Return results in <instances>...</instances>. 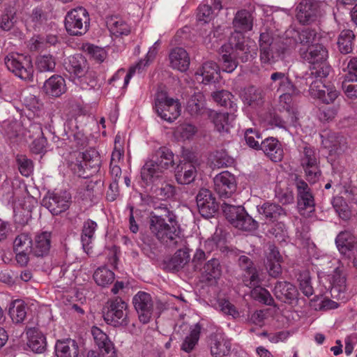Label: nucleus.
<instances>
[{
    "mask_svg": "<svg viewBox=\"0 0 357 357\" xmlns=\"http://www.w3.org/2000/svg\"><path fill=\"white\" fill-rule=\"evenodd\" d=\"M52 243V233L43 231L35 236L31 252L37 257H44L49 255Z\"/></svg>",
    "mask_w": 357,
    "mask_h": 357,
    "instance_id": "obj_29",
    "label": "nucleus"
},
{
    "mask_svg": "<svg viewBox=\"0 0 357 357\" xmlns=\"http://www.w3.org/2000/svg\"><path fill=\"white\" fill-rule=\"evenodd\" d=\"M38 318L30 319L24 328L27 337V346L35 353L41 354L46 350L47 341L45 335L39 330Z\"/></svg>",
    "mask_w": 357,
    "mask_h": 357,
    "instance_id": "obj_12",
    "label": "nucleus"
},
{
    "mask_svg": "<svg viewBox=\"0 0 357 357\" xmlns=\"http://www.w3.org/2000/svg\"><path fill=\"white\" fill-rule=\"evenodd\" d=\"M294 185L297 191V206L300 211L309 209L310 212L315 208V200L312 189L307 183L299 175H295Z\"/></svg>",
    "mask_w": 357,
    "mask_h": 357,
    "instance_id": "obj_14",
    "label": "nucleus"
},
{
    "mask_svg": "<svg viewBox=\"0 0 357 357\" xmlns=\"http://www.w3.org/2000/svg\"><path fill=\"white\" fill-rule=\"evenodd\" d=\"M355 35L351 30H342L338 37L337 46L342 54H347L353 50Z\"/></svg>",
    "mask_w": 357,
    "mask_h": 357,
    "instance_id": "obj_51",
    "label": "nucleus"
},
{
    "mask_svg": "<svg viewBox=\"0 0 357 357\" xmlns=\"http://www.w3.org/2000/svg\"><path fill=\"white\" fill-rule=\"evenodd\" d=\"M162 212L151 213L149 229L151 233L161 243L176 247L183 240L181 236V229L177 217L169 207L163 208Z\"/></svg>",
    "mask_w": 357,
    "mask_h": 357,
    "instance_id": "obj_1",
    "label": "nucleus"
},
{
    "mask_svg": "<svg viewBox=\"0 0 357 357\" xmlns=\"http://www.w3.org/2000/svg\"><path fill=\"white\" fill-rule=\"evenodd\" d=\"M197 205L199 213L209 218L218 212L219 204L212 192L206 188H201L196 196Z\"/></svg>",
    "mask_w": 357,
    "mask_h": 357,
    "instance_id": "obj_17",
    "label": "nucleus"
},
{
    "mask_svg": "<svg viewBox=\"0 0 357 357\" xmlns=\"http://www.w3.org/2000/svg\"><path fill=\"white\" fill-rule=\"evenodd\" d=\"M248 46L245 44L244 33L234 31L229 38L228 43L222 45L220 49V56L225 58L229 57L231 52L234 50L243 48ZM227 60V59H225Z\"/></svg>",
    "mask_w": 357,
    "mask_h": 357,
    "instance_id": "obj_33",
    "label": "nucleus"
},
{
    "mask_svg": "<svg viewBox=\"0 0 357 357\" xmlns=\"http://www.w3.org/2000/svg\"><path fill=\"white\" fill-rule=\"evenodd\" d=\"M273 162L283 160L284 153L282 143L275 137H270L262 140L260 149Z\"/></svg>",
    "mask_w": 357,
    "mask_h": 357,
    "instance_id": "obj_25",
    "label": "nucleus"
},
{
    "mask_svg": "<svg viewBox=\"0 0 357 357\" xmlns=\"http://www.w3.org/2000/svg\"><path fill=\"white\" fill-rule=\"evenodd\" d=\"M155 162L165 172L175 165L174 154L166 146L160 147L155 153Z\"/></svg>",
    "mask_w": 357,
    "mask_h": 357,
    "instance_id": "obj_45",
    "label": "nucleus"
},
{
    "mask_svg": "<svg viewBox=\"0 0 357 357\" xmlns=\"http://www.w3.org/2000/svg\"><path fill=\"white\" fill-rule=\"evenodd\" d=\"M32 238L27 233H21L17 235L13 243L14 251H29L31 252L32 248Z\"/></svg>",
    "mask_w": 357,
    "mask_h": 357,
    "instance_id": "obj_58",
    "label": "nucleus"
},
{
    "mask_svg": "<svg viewBox=\"0 0 357 357\" xmlns=\"http://www.w3.org/2000/svg\"><path fill=\"white\" fill-rule=\"evenodd\" d=\"M253 57L250 50V47L247 46L243 48L235 50L231 52L229 57L226 58L221 56L222 69L227 73L233 72L238 65V62L245 63L251 60Z\"/></svg>",
    "mask_w": 357,
    "mask_h": 357,
    "instance_id": "obj_24",
    "label": "nucleus"
},
{
    "mask_svg": "<svg viewBox=\"0 0 357 357\" xmlns=\"http://www.w3.org/2000/svg\"><path fill=\"white\" fill-rule=\"evenodd\" d=\"M211 96L213 100L219 105L228 108L231 113L236 111V104L233 101L234 96L227 90H220L213 92Z\"/></svg>",
    "mask_w": 357,
    "mask_h": 357,
    "instance_id": "obj_48",
    "label": "nucleus"
},
{
    "mask_svg": "<svg viewBox=\"0 0 357 357\" xmlns=\"http://www.w3.org/2000/svg\"><path fill=\"white\" fill-rule=\"evenodd\" d=\"M202 327L199 324H196L190 328L189 334L184 338L181 349L186 353L192 351L197 345L200 338Z\"/></svg>",
    "mask_w": 357,
    "mask_h": 357,
    "instance_id": "obj_49",
    "label": "nucleus"
},
{
    "mask_svg": "<svg viewBox=\"0 0 357 357\" xmlns=\"http://www.w3.org/2000/svg\"><path fill=\"white\" fill-rule=\"evenodd\" d=\"M107 26L109 31L116 36L128 35L130 33V27L128 23L119 16L107 17Z\"/></svg>",
    "mask_w": 357,
    "mask_h": 357,
    "instance_id": "obj_43",
    "label": "nucleus"
},
{
    "mask_svg": "<svg viewBox=\"0 0 357 357\" xmlns=\"http://www.w3.org/2000/svg\"><path fill=\"white\" fill-rule=\"evenodd\" d=\"M155 109L162 119L173 122L181 115V104L178 98L169 96L165 90L160 89L155 93Z\"/></svg>",
    "mask_w": 357,
    "mask_h": 357,
    "instance_id": "obj_6",
    "label": "nucleus"
},
{
    "mask_svg": "<svg viewBox=\"0 0 357 357\" xmlns=\"http://www.w3.org/2000/svg\"><path fill=\"white\" fill-rule=\"evenodd\" d=\"M170 66L181 72H185L190 66V56L183 47L173 48L169 54Z\"/></svg>",
    "mask_w": 357,
    "mask_h": 357,
    "instance_id": "obj_30",
    "label": "nucleus"
},
{
    "mask_svg": "<svg viewBox=\"0 0 357 357\" xmlns=\"http://www.w3.org/2000/svg\"><path fill=\"white\" fill-rule=\"evenodd\" d=\"M66 70L70 74L77 85L84 90L95 89L98 84L96 73L91 70L84 56L77 54L68 57L64 63Z\"/></svg>",
    "mask_w": 357,
    "mask_h": 357,
    "instance_id": "obj_3",
    "label": "nucleus"
},
{
    "mask_svg": "<svg viewBox=\"0 0 357 357\" xmlns=\"http://www.w3.org/2000/svg\"><path fill=\"white\" fill-rule=\"evenodd\" d=\"M79 350L77 342L70 338L58 340L55 344L57 357H77Z\"/></svg>",
    "mask_w": 357,
    "mask_h": 357,
    "instance_id": "obj_35",
    "label": "nucleus"
},
{
    "mask_svg": "<svg viewBox=\"0 0 357 357\" xmlns=\"http://www.w3.org/2000/svg\"><path fill=\"white\" fill-rule=\"evenodd\" d=\"M242 281L245 286L253 288L261 283L259 273L257 268L245 271L242 274Z\"/></svg>",
    "mask_w": 357,
    "mask_h": 357,
    "instance_id": "obj_63",
    "label": "nucleus"
},
{
    "mask_svg": "<svg viewBox=\"0 0 357 357\" xmlns=\"http://www.w3.org/2000/svg\"><path fill=\"white\" fill-rule=\"evenodd\" d=\"M213 189L220 198H229L236 190L237 183L234 174L223 171L213 178Z\"/></svg>",
    "mask_w": 357,
    "mask_h": 357,
    "instance_id": "obj_15",
    "label": "nucleus"
},
{
    "mask_svg": "<svg viewBox=\"0 0 357 357\" xmlns=\"http://www.w3.org/2000/svg\"><path fill=\"white\" fill-rule=\"evenodd\" d=\"M299 163L304 172L305 179L310 183L317 182L322 174L320 168V158L317 149L306 144L300 152Z\"/></svg>",
    "mask_w": 357,
    "mask_h": 357,
    "instance_id": "obj_5",
    "label": "nucleus"
},
{
    "mask_svg": "<svg viewBox=\"0 0 357 357\" xmlns=\"http://www.w3.org/2000/svg\"><path fill=\"white\" fill-rule=\"evenodd\" d=\"M93 278L98 285L105 287L114 282V273L105 266H102L95 271Z\"/></svg>",
    "mask_w": 357,
    "mask_h": 357,
    "instance_id": "obj_53",
    "label": "nucleus"
},
{
    "mask_svg": "<svg viewBox=\"0 0 357 357\" xmlns=\"http://www.w3.org/2000/svg\"><path fill=\"white\" fill-rule=\"evenodd\" d=\"M36 68L39 73H53L56 65V58L50 54H39L36 59Z\"/></svg>",
    "mask_w": 357,
    "mask_h": 357,
    "instance_id": "obj_50",
    "label": "nucleus"
},
{
    "mask_svg": "<svg viewBox=\"0 0 357 357\" xmlns=\"http://www.w3.org/2000/svg\"><path fill=\"white\" fill-rule=\"evenodd\" d=\"M7 68L16 76L24 80H31L33 66L29 56L15 52L9 53L4 59Z\"/></svg>",
    "mask_w": 357,
    "mask_h": 357,
    "instance_id": "obj_10",
    "label": "nucleus"
},
{
    "mask_svg": "<svg viewBox=\"0 0 357 357\" xmlns=\"http://www.w3.org/2000/svg\"><path fill=\"white\" fill-rule=\"evenodd\" d=\"M209 116L218 132H221L229 131V123L228 112L218 113L214 111H211Z\"/></svg>",
    "mask_w": 357,
    "mask_h": 357,
    "instance_id": "obj_56",
    "label": "nucleus"
},
{
    "mask_svg": "<svg viewBox=\"0 0 357 357\" xmlns=\"http://www.w3.org/2000/svg\"><path fill=\"white\" fill-rule=\"evenodd\" d=\"M34 132L37 137L30 144V151L34 154H41L46 152L47 140L44 136L42 127L38 124H31L28 130L29 132Z\"/></svg>",
    "mask_w": 357,
    "mask_h": 357,
    "instance_id": "obj_38",
    "label": "nucleus"
},
{
    "mask_svg": "<svg viewBox=\"0 0 357 357\" xmlns=\"http://www.w3.org/2000/svg\"><path fill=\"white\" fill-rule=\"evenodd\" d=\"M273 293L278 300L288 304H291L298 295L296 287L287 281H278Z\"/></svg>",
    "mask_w": 357,
    "mask_h": 357,
    "instance_id": "obj_27",
    "label": "nucleus"
},
{
    "mask_svg": "<svg viewBox=\"0 0 357 357\" xmlns=\"http://www.w3.org/2000/svg\"><path fill=\"white\" fill-rule=\"evenodd\" d=\"M271 79L278 82V92L284 93H299L297 87L294 84L289 76L284 73L275 72L271 76Z\"/></svg>",
    "mask_w": 357,
    "mask_h": 357,
    "instance_id": "obj_39",
    "label": "nucleus"
},
{
    "mask_svg": "<svg viewBox=\"0 0 357 357\" xmlns=\"http://www.w3.org/2000/svg\"><path fill=\"white\" fill-rule=\"evenodd\" d=\"M82 50L91 58H93L99 63L103 62L107 55L106 51L103 48L91 43L83 44Z\"/></svg>",
    "mask_w": 357,
    "mask_h": 357,
    "instance_id": "obj_57",
    "label": "nucleus"
},
{
    "mask_svg": "<svg viewBox=\"0 0 357 357\" xmlns=\"http://www.w3.org/2000/svg\"><path fill=\"white\" fill-rule=\"evenodd\" d=\"M43 90L46 95L58 98L66 92V81L61 75H54L44 82Z\"/></svg>",
    "mask_w": 357,
    "mask_h": 357,
    "instance_id": "obj_31",
    "label": "nucleus"
},
{
    "mask_svg": "<svg viewBox=\"0 0 357 357\" xmlns=\"http://www.w3.org/2000/svg\"><path fill=\"white\" fill-rule=\"evenodd\" d=\"M132 303L137 311L139 321L143 324L150 321L155 310V304L151 296L144 291H139L132 299ZM158 315L164 310L165 305L160 301L155 303Z\"/></svg>",
    "mask_w": 357,
    "mask_h": 357,
    "instance_id": "obj_9",
    "label": "nucleus"
},
{
    "mask_svg": "<svg viewBox=\"0 0 357 357\" xmlns=\"http://www.w3.org/2000/svg\"><path fill=\"white\" fill-rule=\"evenodd\" d=\"M67 165L79 177L86 178L91 176V174L86 171L81 152L70 153L67 158Z\"/></svg>",
    "mask_w": 357,
    "mask_h": 357,
    "instance_id": "obj_36",
    "label": "nucleus"
},
{
    "mask_svg": "<svg viewBox=\"0 0 357 357\" xmlns=\"http://www.w3.org/2000/svg\"><path fill=\"white\" fill-rule=\"evenodd\" d=\"M128 304L121 297L107 300L102 308L105 321L114 327H126L129 324L126 310Z\"/></svg>",
    "mask_w": 357,
    "mask_h": 357,
    "instance_id": "obj_4",
    "label": "nucleus"
},
{
    "mask_svg": "<svg viewBox=\"0 0 357 357\" xmlns=\"http://www.w3.org/2000/svg\"><path fill=\"white\" fill-rule=\"evenodd\" d=\"M196 74L202 76V83L208 84L215 81L216 76L220 74V68L217 63L208 61L204 62L198 69Z\"/></svg>",
    "mask_w": 357,
    "mask_h": 357,
    "instance_id": "obj_44",
    "label": "nucleus"
},
{
    "mask_svg": "<svg viewBox=\"0 0 357 357\" xmlns=\"http://www.w3.org/2000/svg\"><path fill=\"white\" fill-rule=\"evenodd\" d=\"M297 42L293 38H286L282 40L274 41L268 32L261 33L259 36V60L262 67H267L283 59L296 48Z\"/></svg>",
    "mask_w": 357,
    "mask_h": 357,
    "instance_id": "obj_2",
    "label": "nucleus"
},
{
    "mask_svg": "<svg viewBox=\"0 0 357 357\" xmlns=\"http://www.w3.org/2000/svg\"><path fill=\"white\" fill-rule=\"evenodd\" d=\"M335 245L341 255L351 259V254L357 249V237L349 230L342 231L336 236Z\"/></svg>",
    "mask_w": 357,
    "mask_h": 357,
    "instance_id": "obj_21",
    "label": "nucleus"
},
{
    "mask_svg": "<svg viewBox=\"0 0 357 357\" xmlns=\"http://www.w3.org/2000/svg\"><path fill=\"white\" fill-rule=\"evenodd\" d=\"M82 155L86 171L91 174V176L98 172L100 166L99 153L94 148H90L82 153Z\"/></svg>",
    "mask_w": 357,
    "mask_h": 357,
    "instance_id": "obj_46",
    "label": "nucleus"
},
{
    "mask_svg": "<svg viewBox=\"0 0 357 357\" xmlns=\"http://www.w3.org/2000/svg\"><path fill=\"white\" fill-rule=\"evenodd\" d=\"M89 24V15L82 6L70 10L65 17V28L70 36L84 34L88 31Z\"/></svg>",
    "mask_w": 357,
    "mask_h": 357,
    "instance_id": "obj_8",
    "label": "nucleus"
},
{
    "mask_svg": "<svg viewBox=\"0 0 357 357\" xmlns=\"http://www.w3.org/2000/svg\"><path fill=\"white\" fill-rule=\"evenodd\" d=\"M16 162L20 174L24 176H29L33 170V162L26 155L18 154L16 156Z\"/></svg>",
    "mask_w": 357,
    "mask_h": 357,
    "instance_id": "obj_61",
    "label": "nucleus"
},
{
    "mask_svg": "<svg viewBox=\"0 0 357 357\" xmlns=\"http://www.w3.org/2000/svg\"><path fill=\"white\" fill-rule=\"evenodd\" d=\"M91 334L102 357H117V351L109 336L100 328L93 326Z\"/></svg>",
    "mask_w": 357,
    "mask_h": 357,
    "instance_id": "obj_18",
    "label": "nucleus"
},
{
    "mask_svg": "<svg viewBox=\"0 0 357 357\" xmlns=\"http://www.w3.org/2000/svg\"><path fill=\"white\" fill-rule=\"evenodd\" d=\"M252 289L250 296L254 300L266 305H275L273 296L266 288L259 284Z\"/></svg>",
    "mask_w": 357,
    "mask_h": 357,
    "instance_id": "obj_52",
    "label": "nucleus"
},
{
    "mask_svg": "<svg viewBox=\"0 0 357 357\" xmlns=\"http://www.w3.org/2000/svg\"><path fill=\"white\" fill-rule=\"evenodd\" d=\"M148 65V61L141 60L136 65L130 66L128 71H126L123 68H121L109 79L108 83L109 84L114 85L115 82H117V86H121L122 88H126L131 77L135 73L136 70H140L144 67Z\"/></svg>",
    "mask_w": 357,
    "mask_h": 357,
    "instance_id": "obj_28",
    "label": "nucleus"
},
{
    "mask_svg": "<svg viewBox=\"0 0 357 357\" xmlns=\"http://www.w3.org/2000/svg\"><path fill=\"white\" fill-rule=\"evenodd\" d=\"M222 275V266L218 259L213 258L204 264L201 271V281L215 285Z\"/></svg>",
    "mask_w": 357,
    "mask_h": 357,
    "instance_id": "obj_26",
    "label": "nucleus"
},
{
    "mask_svg": "<svg viewBox=\"0 0 357 357\" xmlns=\"http://www.w3.org/2000/svg\"><path fill=\"white\" fill-rule=\"evenodd\" d=\"M157 183L149 188L150 192L158 198V201H167L174 199L176 195V187L165 181Z\"/></svg>",
    "mask_w": 357,
    "mask_h": 357,
    "instance_id": "obj_37",
    "label": "nucleus"
},
{
    "mask_svg": "<svg viewBox=\"0 0 357 357\" xmlns=\"http://www.w3.org/2000/svg\"><path fill=\"white\" fill-rule=\"evenodd\" d=\"M253 20L250 11L245 9L237 11L232 22L234 31L246 33L251 31L253 27Z\"/></svg>",
    "mask_w": 357,
    "mask_h": 357,
    "instance_id": "obj_34",
    "label": "nucleus"
},
{
    "mask_svg": "<svg viewBox=\"0 0 357 357\" xmlns=\"http://www.w3.org/2000/svg\"><path fill=\"white\" fill-rule=\"evenodd\" d=\"M326 279L329 282L328 289L331 290V294H335L336 298L340 297L341 294L347 291V275L342 263L334 269L331 274L326 276Z\"/></svg>",
    "mask_w": 357,
    "mask_h": 357,
    "instance_id": "obj_22",
    "label": "nucleus"
},
{
    "mask_svg": "<svg viewBox=\"0 0 357 357\" xmlns=\"http://www.w3.org/2000/svg\"><path fill=\"white\" fill-rule=\"evenodd\" d=\"M165 171L153 159L145 162L140 170L142 185L150 188L164 180Z\"/></svg>",
    "mask_w": 357,
    "mask_h": 357,
    "instance_id": "obj_16",
    "label": "nucleus"
},
{
    "mask_svg": "<svg viewBox=\"0 0 357 357\" xmlns=\"http://www.w3.org/2000/svg\"><path fill=\"white\" fill-rule=\"evenodd\" d=\"M338 108L331 104H324L318 108V116L321 121H331L337 114Z\"/></svg>",
    "mask_w": 357,
    "mask_h": 357,
    "instance_id": "obj_62",
    "label": "nucleus"
},
{
    "mask_svg": "<svg viewBox=\"0 0 357 357\" xmlns=\"http://www.w3.org/2000/svg\"><path fill=\"white\" fill-rule=\"evenodd\" d=\"M321 5L319 0H301L295 8L296 20L304 26L315 22L321 14Z\"/></svg>",
    "mask_w": 357,
    "mask_h": 357,
    "instance_id": "obj_11",
    "label": "nucleus"
},
{
    "mask_svg": "<svg viewBox=\"0 0 357 357\" xmlns=\"http://www.w3.org/2000/svg\"><path fill=\"white\" fill-rule=\"evenodd\" d=\"M197 176L196 167L188 162H179L175 169V178L181 185H187L193 182Z\"/></svg>",
    "mask_w": 357,
    "mask_h": 357,
    "instance_id": "obj_32",
    "label": "nucleus"
},
{
    "mask_svg": "<svg viewBox=\"0 0 357 357\" xmlns=\"http://www.w3.org/2000/svg\"><path fill=\"white\" fill-rule=\"evenodd\" d=\"M190 261L189 249L187 247L178 249L167 261L166 268L171 271H178Z\"/></svg>",
    "mask_w": 357,
    "mask_h": 357,
    "instance_id": "obj_40",
    "label": "nucleus"
},
{
    "mask_svg": "<svg viewBox=\"0 0 357 357\" xmlns=\"http://www.w3.org/2000/svg\"><path fill=\"white\" fill-rule=\"evenodd\" d=\"M222 208L226 219L234 227L245 231L257 229V222L248 213L243 206L224 203Z\"/></svg>",
    "mask_w": 357,
    "mask_h": 357,
    "instance_id": "obj_7",
    "label": "nucleus"
},
{
    "mask_svg": "<svg viewBox=\"0 0 357 357\" xmlns=\"http://www.w3.org/2000/svg\"><path fill=\"white\" fill-rule=\"evenodd\" d=\"M15 12L11 7L5 8L4 13L0 17V28L3 31H8L15 24Z\"/></svg>",
    "mask_w": 357,
    "mask_h": 357,
    "instance_id": "obj_59",
    "label": "nucleus"
},
{
    "mask_svg": "<svg viewBox=\"0 0 357 357\" xmlns=\"http://www.w3.org/2000/svg\"><path fill=\"white\" fill-rule=\"evenodd\" d=\"M96 228L97 223L95 221L88 219L84 222L82 229L81 241L82 247L86 253H89V250L91 248L90 245L92 243Z\"/></svg>",
    "mask_w": 357,
    "mask_h": 357,
    "instance_id": "obj_47",
    "label": "nucleus"
},
{
    "mask_svg": "<svg viewBox=\"0 0 357 357\" xmlns=\"http://www.w3.org/2000/svg\"><path fill=\"white\" fill-rule=\"evenodd\" d=\"M52 6L50 3H42L33 8L26 16L25 23L33 28H38L47 23L52 13Z\"/></svg>",
    "mask_w": 357,
    "mask_h": 357,
    "instance_id": "obj_20",
    "label": "nucleus"
},
{
    "mask_svg": "<svg viewBox=\"0 0 357 357\" xmlns=\"http://www.w3.org/2000/svg\"><path fill=\"white\" fill-rule=\"evenodd\" d=\"M43 204L53 215H58L70 208L71 196L66 191L48 192L43 199Z\"/></svg>",
    "mask_w": 357,
    "mask_h": 357,
    "instance_id": "obj_13",
    "label": "nucleus"
},
{
    "mask_svg": "<svg viewBox=\"0 0 357 357\" xmlns=\"http://www.w3.org/2000/svg\"><path fill=\"white\" fill-rule=\"evenodd\" d=\"M231 344L229 340L220 338L214 340L211 347V353L214 357H224L229 354Z\"/></svg>",
    "mask_w": 357,
    "mask_h": 357,
    "instance_id": "obj_54",
    "label": "nucleus"
},
{
    "mask_svg": "<svg viewBox=\"0 0 357 357\" xmlns=\"http://www.w3.org/2000/svg\"><path fill=\"white\" fill-rule=\"evenodd\" d=\"M213 162L218 168L231 167L235 160L224 150L217 151L213 156Z\"/></svg>",
    "mask_w": 357,
    "mask_h": 357,
    "instance_id": "obj_60",
    "label": "nucleus"
},
{
    "mask_svg": "<svg viewBox=\"0 0 357 357\" xmlns=\"http://www.w3.org/2000/svg\"><path fill=\"white\" fill-rule=\"evenodd\" d=\"M259 212L271 222L278 221L280 218L287 215L286 211L279 204L265 202L259 208Z\"/></svg>",
    "mask_w": 357,
    "mask_h": 357,
    "instance_id": "obj_42",
    "label": "nucleus"
},
{
    "mask_svg": "<svg viewBox=\"0 0 357 357\" xmlns=\"http://www.w3.org/2000/svg\"><path fill=\"white\" fill-rule=\"evenodd\" d=\"M282 256L278 248L273 243H268V251L266 253L265 266L270 276L278 278L282 274Z\"/></svg>",
    "mask_w": 357,
    "mask_h": 357,
    "instance_id": "obj_23",
    "label": "nucleus"
},
{
    "mask_svg": "<svg viewBox=\"0 0 357 357\" xmlns=\"http://www.w3.org/2000/svg\"><path fill=\"white\" fill-rule=\"evenodd\" d=\"M198 129L194 124L184 122L176 128V135L182 139H190L197 132Z\"/></svg>",
    "mask_w": 357,
    "mask_h": 357,
    "instance_id": "obj_64",
    "label": "nucleus"
},
{
    "mask_svg": "<svg viewBox=\"0 0 357 357\" xmlns=\"http://www.w3.org/2000/svg\"><path fill=\"white\" fill-rule=\"evenodd\" d=\"M28 310L29 307L23 301L15 300L10 305L8 314L14 324H20L24 323Z\"/></svg>",
    "mask_w": 357,
    "mask_h": 357,
    "instance_id": "obj_41",
    "label": "nucleus"
},
{
    "mask_svg": "<svg viewBox=\"0 0 357 357\" xmlns=\"http://www.w3.org/2000/svg\"><path fill=\"white\" fill-rule=\"evenodd\" d=\"M299 54L303 60L312 65L326 63L328 57V50L320 43L311 44L307 49L301 48Z\"/></svg>",
    "mask_w": 357,
    "mask_h": 357,
    "instance_id": "obj_19",
    "label": "nucleus"
},
{
    "mask_svg": "<svg viewBox=\"0 0 357 357\" xmlns=\"http://www.w3.org/2000/svg\"><path fill=\"white\" fill-rule=\"evenodd\" d=\"M333 206L339 217L344 220H349L351 217V211L346 202L341 196H336L332 200Z\"/></svg>",
    "mask_w": 357,
    "mask_h": 357,
    "instance_id": "obj_55",
    "label": "nucleus"
}]
</instances>
